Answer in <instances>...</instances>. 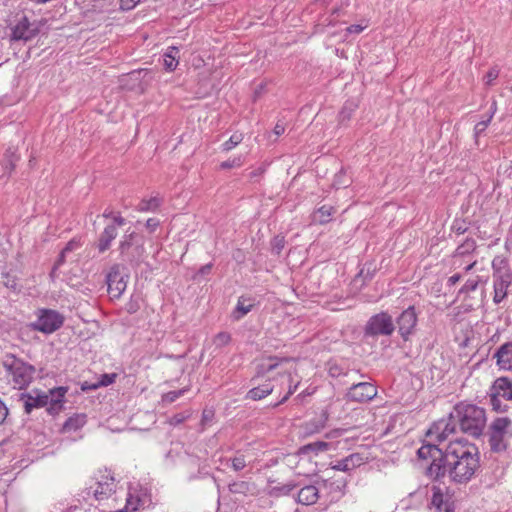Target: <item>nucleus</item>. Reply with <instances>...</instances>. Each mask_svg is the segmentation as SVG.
Listing matches in <instances>:
<instances>
[{"mask_svg":"<svg viewBox=\"0 0 512 512\" xmlns=\"http://www.w3.org/2000/svg\"><path fill=\"white\" fill-rule=\"evenodd\" d=\"M417 455L419 459L431 460L426 476L433 481L448 475L453 483L467 484L480 468L478 448L466 439L451 441L445 450L433 443H423Z\"/></svg>","mask_w":512,"mask_h":512,"instance_id":"obj_1","label":"nucleus"},{"mask_svg":"<svg viewBox=\"0 0 512 512\" xmlns=\"http://www.w3.org/2000/svg\"><path fill=\"white\" fill-rule=\"evenodd\" d=\"M451 418H456L460 430L474 438L482 435L486 426L484 408L468 402H459L451 411Z\"/></svg>","mask_w":512,"mask_h":512,"instance_id":"obj_2","label":"nucleus"},{"mask_svg":"<svg viewBox=\"0 0 512 512\" xmlns=\"http://www.w3.org/2000/svg\"><path fill=\"white\" fill-rule=\"evenodd\" d=\"M487 435L492 452H505L509 448L512 439V420L507 416L496 417L490 423Z\"/></svg>","mask_w":512,"mask_h":512,"instance_id":"obj_3","label":"nucleus"},{"mask_svg":"<svg viewBox=\"0 0 512 512\" xmlns=\"http://www.w3.org/2000/svg\"><path fill=\"white\" fill-rule=\"evenodd\" d=\"M3 367L11 376L14 387L18 389L27 388L32 380L36 369L33 365L24 362L13 354H7L3 359Z\"/></svg>","mask_w":512,"mask_h":512,"instance_id":"obj_4","label":"nucleus"},{"mask_svg":"<svg viewBox=\"0 0 512 512\" xmlns=\"http://www.w3.org/2000/svg\"><path fill=\"white\" fill-rule=\"evenodd\" d=\"M488 397L494 412L506 413L509 406L501 399L512 401V380L506 376L496 378L488 391Z\"/></svg>","mask_w":512,"mask_h":512,"instance_id":"obj_5","label":"nucleus"},{"mask_svg":"<svg viewBox=\"0 0 512 512\" xmlns=\"http://www.w3.org/2000/svg\"><path fill=\"white\" fill-rule=\"evenodd\" d=\"M119 251L124 260L139 264L144 253L142 238L135 231L126 233L119 243Z\"/></svg>","mask_w":512,"mask_h":512,"instance_id":"obj_6","label":"nucleus"},{"mask_svg":"<svg viewBox=\"0 0 512 512\" xmlns=\"http://www.w3.org/2000/svg\"><path fill=\"white\" fill-rule=\"evenodd\" d=\"M394 330L395 325L391 315L382 311L370 317L364 327V335L366 337L390 336Z\"/></svg>","mask_w":512,"mask_h":512,"instance_id":"obj_7","label":"nucleus"},{"mask_svg":"<svg viewBox=\"0 0 512 512\" xmlns=\"http://www.w3.org/2000/svg\"><path fill=\"white\" fill-rule=\"evenodd\" d=\"M64 320V316L56 310L40 309L32 328L45 334H51L63 326Z\"/></svg>","mask_w":512,"mask_h":512,"instance_id":"obj_8","label":"nucleus"},{"mask_svg":"<svg viewBox=\"0 0 512 512\" xmlns=\"http://www.w3.org/2000/svg\"><path fill=\"white\" fill-rule=\"evenodd\" d=\"M458 422L456 418H451V412L447 418H443L433 423L428 429L426 437L429 439L426 443H438L445 441L451 434L456 432Z\"/></svg>","mask_w":512,"mask_h":512,"instance_id":"obj_9","label":"nucleus"},{"mask_svg":"<svg viewBox=\"0 0 512 512\" xmlns=\"http://www.w3.org/2000/svg\"><path fill=\"white\" fill-rule=\"evenodd\" d=\"M417 322L418 314L414 306H409L396 318L398 332L404 341H409L410 337L415 334Z\"/></svg>","mask_w":512,"mask_h":512,"instance_id":"obj_10","label":"nucleus"},{"mask_svg":"<svg viewBox=\"0 0 512 512\" xmlns=\"http://www.w3.org/2000/svg\"><path fill=\"white\" fill-rule=\"evenodd\" d=\"M376 396L377 387L370 382L353 384L345 395L348 401L357 403L369 402Z\"/></svg>","mask_w":512,"mask_h":512,"instance_id":"obj_11","label":"nucleus"},{"mask_svg":"<svg viewBox=\"0 0 512 512\" xmlns=\"http://www.w3.org/2000/svg\"><path fill=\"white\" fill-rule=\"evenodd\" d=\"M432 497L429 508L433 512H455L452 495L448 491L443 492L438 486L432 487Z\"/></svg>","mask_w":512,"mask_h":512,"instance_id":"obj_12","label":"nucleus"},{"mask_svg":"<svg viewBox=\"0 0 512 512\" xmlns=\"http://www.w3.org/2000/svg\"><path fill=\"white\" fill-rule=\"evenodd\" d=\"M40 32V23H30L27 16H23L12 28L11 40L29 41Z\"/></svg>","mask_w":512,"mask_h":512,"instance_id":"obj_13","label":"nucleus"},{"mask_svg":"<svg viewBox=\"0 0 512 512\" xmlns=\"http://www.w3.org/2000/svg\"><path fill=\"white\" fill-rule=\"evenodd\" d=\"M108 293L112 298H119L126 289V281L120 272L119 265L115 264L106 275Z\"/></svg>","mask_w":512,"mask_h":512,"instance_id":"obj_14","label":"nucleus"},{"mask_svg":"<svg viewBox=\"0 0 512 512\" xmlns=\"http://www.w3.org/2000/svg\"><path fill=\"white\" fill-rule=\"evenodd\" d=\"M493 281L512 282V269L507 257L497 255L492 260Z\"/></svg>","mask_w":512,"mask_h":512,"instance_id":"obj_15","label":"nucleus"},{"mask_svg":"<svg viewBox=\"0 0 512 512\" xmlns=\"http://www.w3.org/2000/svg\"><path fill=\"white\" fill-rule=\"evenodd\" d=\"M68 392V387L59 386L49 389L45 394L49 396L47 412L52 415H58L64 408L65 395Z\"/></svg>","mask_w":512,"mask_h":512,"instance_id":"obj_16","label":"nucleus"},{"mask_svg":"<svg viewBox=\"0 0 512 512\" xmlns=\"http://www.w3.org/2000/svg\"><path fill=\"white\" fill-rule=\"evenodd\" d=\"M49 396L45 392H41L37 389L32 390L29 393H22L21 400L24 403V410L26 413H31L35 408H42L47 406L49 402Z\"/></svg>","mask_w":512,"mask_h":512,"instance_id":"obj_17","label":"nucleus"},{"mask_svg":"<svg viewBox=\"0 0 512 512\" xmlns=\"http://www.w3.org/2000/svg\"><path fill=\"white\" fill-rule=\"evenodd\" d=\"M115 492V479L111 474H106L97 482V488L93 491L96 500L108 499Z\"/></svg>","mask_w":512,"mask_h":512,"instance_id":"obj_18","label":"nucleus"},{"mask_svg":"<svg viewBox=\"0 0 512 512\" xmlns=\"http://www.w3.org/2000/svg\"><path fill=\"white\" fill-rule=\"evenodd\" d=\"M493 358L499 369L512 370V341L502 344L494 353Z\"/></svg>","mask_w":512,"mask_h":512,"instance_id":"obj_19","label":"nucleus"},{"mask_svg":"<svg viewBox=\"0 0 512 512\" xmlns=\"http://www.w3.org/2000/svg\"><path fill=\"white\" fill-rule=\"evenodd\" d=\"M365 463V458L360 453H352L337 461L331 466L332 470L350 472Z\"/></svg>","mask_w":512,"mask_h":512,"instance_id":"obj_20","label":"nucleus"},{"mask_svg":"<svg viewBox=\"0 0 512 512\" xmlns=\"http://www.w3.org/2000/svg\"><path fill=\"white\" fill-rule=\"evenodd\" d=\"M320 487L315 485H307L302 487L297 494V501L303 505H312L319 499Z\"/></svg>","mask_w":512,"mask_h":512,"instance_id":"obj_21","label":"nucleus"},{"mask_svg":"<svg viewBox=\"0 0 512 512\" xmlns=\"http://www.w3.org/2000/svg\"><path fill=\"white\" fill-rule=\"evenodd\" d=\"M118 235L117 229L110 224H107L98 238L97 248L99 253H104L111 247V243Z\"/></svg>","mask_w":512,"mask_h":512,"instance_id":"obj_22","label":"nucleus"},{"mask_svg":"<svg viewBox=\"0 0 512 512\" xmlns=\"http://www.w3.org/2000/svg\"><path fill=\"white\" fill-rule=\"evenodd\" d=\"M87 423V415L84 413H77L70 416L62 425V433L76 432Z\"/></svg>","mask_w":512,"mask_h":512,"instance_id":"obj_23","label":"nucleus"},{"mask_svg":"<svg viewBox=\"0 0 512 512\" xmlns=\"http://www.w3.org/2000/svg\"><path fill=\"white\" fill-rule=\"evenodd\" d=\"M321 488L329 491V493H336L337 497L344 495V491L347 485V479L345 478H329L324 479L320 482Z\"/></svg>","mask_w":512,"mask_h":512,"instance_id":"obj_24","label":"nucleus"},{"mask_svg":"<svg viewBox=\"0 0 512 512\" xmlns=\"http://www.w3.org/2000/svg\"><path fill=\"white\" fill-rule=\"evenodd\" d=\"M330 449V443L325 441H315L301 446L298 449V455H318L319 453L326 452Z\"/></svg>","mask_w":512,"mask_h":512,"instance_id":"obj_25","label":"nucleus"},{"mask_svg":"<svg viewBox=\"0 0 512 512\" xmlns=\"http://www.w3.org/2000/svg\"><path fill=\"white\" fill-rule=\"evenodd\" d=\"M179 49L175 46H170L167 52L163 55V65L167 71H174L178 65Z\"/></svg>","mask_w":512,"mask_h":512,"instance_id":"obj_26","label":"nucleus"},{"mask_svg":"<svg viewBox=\"0 0 512 512\" xmlns=\"http://www.w3.org/2000/svg\"><path fill=\"white\" fill-rule=\"evenodd\" d=\"M273 392V386L270 382L254 387L247 392L246 398L251 400H261Z\"/></svg>","mask_w":512,"mask_h":512,"instance_id":"obj_27","label":"nucleus"},{"mask_svg":"<svg viewBox=\"0 0 512 512\" xmlns=\"http://www.w3.org/2000/svg\"><path fill=\"white\" fill-rule=\"evenodd\" d=\"M512 285V282L493 281V302L500 304L508 295V288Z\"/></svg>","mask_w":512,"mask_h":512,"instance_id":"obj_28","label":"nucleus"},{"mask_svg":"<svg viewBox=\"0 0 512 512\" xmlns=\"http://www.w3.org/2000/svg\"><path fill=\"white\" fill-rule=\"evenodd\" d=\"M253 306L254 303H252L250 299H247L244 296L239 297L236 308L233 311V318L235 320L241 319L243 316H245L252 310Z\"/></svg>","mask_w":512,"mask_h":512,"instance_id":"obj_29","label":"nucleus"},{"mask_svg":"<svg viewBox=\"0 0 512 512\" xmlns=\"http://www.w3.org/2000/svg\"><path fill=\"white\" fill-rule=\"evenodd\" d=\"M326 418H315L306 422L303 426V433L306 436H310L322 431L325 427Z\"/></svg>","mask_w":512,"mask_h":512,"instance_id":"obj_30","label":"nucleus"},{"mask_svg":"<svg viewBox=\"0 0 512 512\" xmlns=\"http://www.w3.org/2000/svg\"><path fill=\"white\" fill-rule=\"evenodd\" d=\"M161 203H162V201L158 197H151L150 199H142L136 209L139 212H154L160 207Z\"/></svg>","mask_w":512,"mask_h":512,"instance_id":"obj_31","label":"nucleus"},{"mask_svg":"<svg viewBox=\"0 0 512 512\" xmlns=\"http://www.w3.org/2000/svg\"><path fill=\"white\" fill-rule=\"evenodd\" d=\"M335 213V209L330 205L321 206L314 214L315 221L320 224H326L331 220V216Z\"/></svg>","mask_w":512,"mask_h":512,"instance_id":"obj_32","label":"nucleus"},{"mask_svg":"<svg viewBox=\"0 0 512 512\" xmlns=\"http://www.w3.org/2000/svg\"><path fill=\"white\" fill-rule=\"evenodd\" d=\"M476 249V242L472 238L466 239L455 251L454 258L469 256Z\"/></svg>","mask_w":512,"mask_h":512,"instance_id":"obj_33","label":"nucleus"},{"mask_svg":"<svg viewBox=\"0 0 512 512\" xmlns=\"http://www.w3.org/2000/svg\"><path fill=\"white\" fill-rule=\"evenodd\" d=\"M350 183L351 179L348 177L345 169L342 168L337 174H335L333 186L336 189L346 188L350 185Z\"/></svg>","mask_w":512,"mask_h":512,"instance_id":"obj_34","label":"nucleus"},{"mask_svg":"<svg viewBox=\"0 0 512 512\" xmlns=\"http://www.w3.org/2000/svg\"><path fill=\"white\" fill-rule=\"evenodd\" d=\"M356 108L357 104L354 101H346L339 113V121L343 123L345 121L350 120Z\"/></svg>","mask_w":512,"mask_h":512,"instance_id":"obj_35","label":"nucleus"},{"mask_svg":"<svg viewBox=\"0 0 512 512\" xmlns=\"http://www.w3.org/2000/svg\"><path fill=\"white\" fill-rule=\"evenodd\" d=\"M296 487V485L294 483H286L284 485H281V486H275V487H272L268 494L272 497H279L281 495H288L294 488Z\"/></svg>","mask_w":512,"mask_h":512,"instance_id":"obj_36","label":"nucleus"},{"mask_svg":"<svg viewBox=\"0 0 512 512\" xmlns=\"http://www.w3.org/2000/svg\"><path fill=\"white\" fill-rule=\"evenodd\" d=\"M243 141V134L242 133H234L231 135V137L222 144V150L225 152H228L232 150L234 147H236L238 144H240Z\"/></svg>","mask_w":512,"mask_h":512,"instance_id":"obj_37","label":"nucleus"},{"mask_svg":"<svg viewBox=\"0 0 512 512\" xmlns=\"http://www.w3.org/2000/svg\"><path fill=\"white\" fill-rule=\"evenodd\" d=\"M228 490L233 494H246L249 491V483L246 481H235L228 485Z\"/></svg>","mask_w":512,"mask_h":512,"instance_id":"obj_38","label":"nucleus"},{"mask_svg":"<svg viewBox=\"0 0 512 512\" xmlns=\"http://www.w3.org/2000/svg\"><path fill=\"white\" fill-rule=\"evenodd\" d=\"M480 281V277L476 276L474 279H468L465 284L460 288L458 292V296L461 294H468L470 292H473L477 289L478 284Z\"/></svg>","mask_w":512,"mask_h":512,"instance_id":"obj_39","label":"nucleus"},{"mask_svg":"<svg viewBox=\"0 0 512 512\" xmlns=\"http://www.w3.org/2000/svg\"><path fill=\"white\" fill-rule=\"evenodd\" d=\"M187 388H183L176 391H169L165 393L162 397L163 402L165 403H173L175 402L179 397L184 395V393L187 391Z\"/></svg>","mask_w":512,"mask_h":512,"instance_id":"obj_40","label":"nucleus"},{"mask_svg":"<svg viewBox=\"0 0 512 512\" xmlns=\"http://www.w3.org/2000/svg\"><path fill=\"white\" fill-rule=\"evenodd\" d=\"M231 467L234 471L238 472L246 467V459L244 455H238L230 459Z\"/></svg>","mask_w":512,"mask_h":512,"instance_id":"obj_41","label":"nucleus"},{"mask_svg":"<svg viewBox=\"0 0 512 512\" xmlns=\"http://www.w3.org/2000/svg\"><path fill=\"white\" fill-rule=\"evenodd\" d=\"M243 162H244V160H243L242 156H238L233 159L223 161L220 164V168L225 170V169L240 167V166H242Z\"/></svg>","mask_w":512,"mask_h":512,"instance_id":"obj_42","label":"nucleus"},{"mask_svg":"<svg viewBox=\"0 0 512 512\" xmlns=\"http://www.w3.org/2000/svg\"><path fill=\"white\" fill-rule=\"evenodd\" d=\"M230 341H231V335L228 332H219L214 337V344L217 347L226 346L227 344H229Z\"/></svg>","mask_w":512,"mask_h":512,"instance_id":"obj_43","label":"nucleus"},{"mask_svg":"<svg viewBox=\"0 0 512 512\" xmlns=\"http://www.w3.org/2000/svg\"><path fill=\"white\" fill-rule=\"evenodd\" d=\"M272 252L279 255L285 246V239L282 236H276L272 242Z\"/></svg>","mask_w":512,"mask_h":512,"instance_id":"obj_44","label":"nucleus"},{"mask_svg":"<svg viewBox=\"0 0 512 512\" xmlns=\"http://www.w3.org/2000/svg\"><path fill=\"white\" fill-rule=\"evenodd\" d=\"M452 230L458 235L464 234L467 231V225L463 220H455L452 224Z\"/></svg>","mask_w":512,"mask_h":512,"instance_id":"obj_45","label":"nucleus"},{"mask_svg":"<svg viewBox=\"0 0 512 512\" xmlns=\"http://www.w3.org/2000/svg\"><path fill=\"white\" fill-rule=\"evenodd\" d=\"M499 70L497 68H491L485 75V83L487 85H492V83L498 78Z\"/></svg>","mask_w":512,"mask_h":512,"instance_id":"obj_46","label":"nucleus"},{"mask_svg":"<svg viewBox=\"0 0 512 512\" xmlns=\"http://www.w3.org/2000/svg\"><path fill=\"white\" fill-rule=\"evenodd\" d=\"M115 378H116V374H104V375H102V379H101L100 383L93 385V388L95 389V388L99 387L100 385L108 386L115 381Z\"/></svg>","mask_w":512,"mask_h":512,"instance_id":"obj_47","label":"nucleus"},{"mask_svg":"<svg viewBox=\"0 0 512 512\" xmlns=\"http://www.w3.org/2000/svg\"><path fill=\"white\" fill-rule=\"evenodd\" d=\"M109 224L113 225L117 229L118 227L124 226L126 224V220L122 217L120 212H116L113 220Z\"/></svg>","mask_w":512,"mask_h":512,"instance_id":"obj_48","label":"nucleus"},{"mask_svg":"<svg viewBox=\"0 0 512 512\" xmlns=\"http://www.w3.org/2000/svg\"><path fill=\"white\" fill-rule=\"evenodd\" d=\"M374 272H375V269L371 270L369 266L368 267L364 266L360 270L358 276L364 277L365 280H371L374 276Z\"/></svg>","mask_w":512,"mask_h":512,"instance_id":"obj_49","label":"nucleus"},{"mask_svg":"<svg viewBox=\"0 0 512 512\" xmlns=\"http://www.w3.org/2000/svg\"><path fill=\"white\" fill-rule=\"evenodd\" d=\"M80 247V242L76 239L70 240L62 249L64 253L72 252Z\"/></svg>","mask_w":512,"mask_h":512,"instance_id":"obj_50","label":"nucleus"},{"mask_svg":"<svg viewBox=\"0 0 512 512\" xmlns=\"http://www.w3.org/2000/svg\"><path fill=\"white\" fill-rule=\"evenodd\" d=\"M140 0H120V6L123 10H131Z\"/></svg>","mask_w":512,"mask_h":512,"instance_id":"obj_51","label":"nucleus"},{"mask_svg":"<svg viewBox=\"0 0 512 512\" xmlns=\"http://www.w3.org/2000/svg\"><path fill=\"white\" fill-rule=\"evenodd\" d=\"M160 222L158 219L156 218H149L147 221H146V228L150 231V232H154L156 230V228L159 226Z\"/></svg>","mask_w":512,"mask_h":512,"instance_id":"obj_52","label":"nucleus"},{"mask_svg":"<svg viewBox=\"0 0 512 512\" xmlns=\"http://www.w3.org/2000/svg\"><path fill=\"white\" fill-rule=\"evenodd\" d=\"M186 418H187V416H185L183 413L175 414L170 419V424H172V425H179V424L183 423Z\"/></svg>","mask_w":512,"mask_h":512,"instance_id":"obj_53","label":"nucleus"},{"mask_svg":"<svg viewBox=\"0 0 512 512\" xmlns=\"http://www.w3.org/2000/svg\"><path fill=\"white\" fill-rule=\"evenodd\" d=\"M8 416V408L2 400H0V425L3 424Z\"/></svg>","mask_w":512,"mask_h":512,"instance_id":"obj_54","label":"nucleus"},{"mask_svg":"<svg viewBox=\"0 0 512 512\" xmlns=\"http://www.w3.org/2000/svg\"><path fill=\"white\" fill-rule=\"evenodd\" d=\"M66 254L67 253H64V251L62 250L57 258V260L55 261L54 263V266H53V271H55L56 269H58L62 264L65 263L66 261Z\"/></svg>","mask_w":512,"mask_h":512,"instance_id":"obj_55","label":"nucleus"},{"mask_svg":"<svg viewBox=\"0 0 512 512\" xmlns=\"http://www.w3.org/2000/svg\"><path fill=\"white\" fill-rule=\"evenodd\" d=\"M346 30L349 34H359L364 30V27L360 24H353L347 27Z\"/></svg>","mask_w":512,"mask_h":512,"instance_id":"obj_56","label":"nucleus"},{"mask_svg":"<svg viewBox=\"0 0 512 512\" xmlns=\"http://www.w3.org/2000/svg\"><path fill=\"white\" fill-rule=\"evenodd\" d=\"M296 388H297V385H295V386H294V388H291V387H290V389H289L288 393H287V394H286V395H285V396H284V397H283L279 402H277V403L273 404V405H272V407H273V408H276V407H278L279 405H281V404L285 403V402L288 400V398L290 397V395H292V394L294 393V391L296 390Z\"/></svg>","mask_w":512,"mask_h":512,"instance_id":"obj_57","label":"nucleus"},{"mask_svg":"<svg viewBox=\"0 0 512 512\" xmlns=\"http://www.w3.org/2000/svg\"><path fill=\"white\" fill-rule=\"evenodd\" d=\"M462 278V275L460 273H456L452 276H450L447 280L448 286H454L456 283H458Z\"/></svg>","mask_w":512,"mask_h":512,"instance_id":"obj_58","label":"nucleus"},{"mask_svg":"<svg viewBox=\"0 0 512 512\" xmlns=\"http://www.w3.org/2000/svg\"><path fill=\"white\" fill-rule=\"evenodd\" d=\"M486 128L482 124L477 123L474 127V136L477 139L481 134L485 132Z\"/></svg>","mask_w":512,"mask_h":512,"instance_id":"obj_59","label":"nucleus"},{"mask_svg":"<svg viewBox=\"0 0 512 512\" xmlns=\"http://www.w3.org/2000/svg\"><path fill=\"white\" fill-rule=\"evenodd\" d=\"M265 169L263 167H259L252 172L249 173L250 179H254L260 177L264 173Z\"/></svg>","mask_w":512,"mask_h":512,"instance_id":"obj_60","label":"nucleus"},{"mask_svg":"<svg viewBox=\"0 0 512 512\" xmlns=\"http://www.w3.org/2000/svg\"><path fill=\"white\" fill-rule=\"evenodd\" d=\"M274 133L277 135V136H280L282 135L284 132H285V127L283 124L281 123H277L274 127Z\"/></svg>","mask_w":512,"mask_h":512,"instance_id":"obj_61","label":"nucleus"},{"mask_svg":"<svg viewBox=\"0 0 512 512\" xmlns=\"http://www.w3.org/2000/svg\"><path fill=\"white\" fill-rule=\"evenodd\" d=\"M278 366V362H275V363H270L268 364L267 366L265 365H261V369L264 371V372H271L273 371L276 367Z\"/></svg>","mask_w":512,"mask_h":512,"instance_id":"obj_62","label":"nucleus"},{"mask_svg":"<svg viewBox=\"0 0 512 512\" xmlns=\"http://www.w3.org/2000/svg\"><path fill=\"white\" fill-rule=\"evenodd\" d=\"M115 212L110 210L109 208L105 209V211L103 212L102 214V217L105 218V219H110L111 221L113 220L114 216H115Z\"/></svg>","mask_w":512,"mask_h":512,"instance_id":"obj_63","label":"nucleus"},{"mask_svg":"<svg viewBox=\"0 0 512 512\" xmlns=\"http://www.w3.org/2000/svg\"><path fill=\"white\" fill-rule=\"evenodd\" d=\"M329 373L332 377H338L341 375V371L337 366L330 367Z\"/></svg>","mask_w":512,"mask_h":512,"instance_id":"obj_64","label":"nucleus"}]
</instances>
